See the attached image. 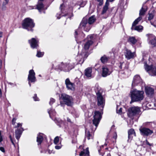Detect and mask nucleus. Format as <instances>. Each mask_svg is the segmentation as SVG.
Here are the masks:
<instances>
[{
  "label": "nucleus",
  "mask_w": 156,
  "mask_h": 156,
  "mask_svg": "<svg viewBox=\"0 0 156 156\" xmlns=\"http://www.w3.org/2000/svg\"><path fill=\"white\" fill-rule=\"evenodd\" d=\"M28 79L29 81H30L31 82H34L35 81V73L33 69L29 71Z\"/></svg>",
  "instance_id": "12"
},
{
  "label": "nucleus",
  "mask_w": 156,
  "mask_h": 156,
  "mask_svg": "<svg viewBox=\"0 0 156 156\" xmlns=\"http://www.w3.org/2000/svg\"><path fill=\"white\" fill-rule=\"evenodd\" d=\"M2 32H0V37H2Z\"/></svg>",
  "instance_id": "56"
},
{
  "label": "nucleus",
  "mask_w": 156,
  "mask_h": 156,
  "mask_svg": "<svg viewBox=\"0 0 156 156\" xmlns=\"http://www.w3.org/2000/svg\"><path fill=\"white\" fill-rule=\"evenodd\" d=\"M95 90L97 96L98 105L99 106H101L102 107H103L105 103V100L101 94L100 90H98V89L96 90V89H95Z\"/></svg>",
  "instance_id": "4"
},
{
  "label": "nucleus",
  "mask_w": 156,
  "mask_h": 156,
  "mask_svg": "<svg viewBox=\"0 0 156 156\" xmlns=\"http://www.w3.org/2000/svg\"><path fill=\"white\" fill-rule=\"evenodd\" d=\"M145 143L146 144L148 145L149 146H151L152 145V144H150L148 141L147 140H145Z\"/></svg>",
  "instance_id": "44"
},
{
  "label": "nucleus",
  "mask_w": 156,
  "mask_h": 156,
  "mask_svg": "<svg viewBox=\"0 0 156 156\" xmlns=\"http://www.w3.org/2000/svg\"><path fill=\"white\" fill-rule=\"evenodd\" d=\"M93 35H89L87 37V38L88 39L90 38V40H91V41H92V40L93 39Z\"/></svg>",
  "instance_id": "45"
},
{
  "label": "nucleus",
  "mask_w": 156,
  "mask_h": 156,
  "mask_svg": "<svg viewBox=\"0 0 156 156\" xmlns=\"http://www.w3.org/2000/svg\"><path fill=\"white\" fill-rule=\"evenodd\" d=\"M140 131L141 134L143 136H148L151 134L153 132L149 129L143 127L140 129Z\"/></svg>",
  "instance_id": "8"
},
{
  "label": "nucleus",
  "mask_w": 156,
  "mask_h": 156,
  "mask_svg": "<svg viewBox=\"0 0 156 156\" xmlns=\"http://www.w3.org/2000/svg\"><path fill=\"white\" fill-rule=\"evenodd\" d=\"M55 102V100L52 98H51L50 100V101L49 102V104L50 105H51L54 102Z\"/></svg>",
  "instance_id": "41"
},
{
  "label": "nucleus",
  "mask_w": 156,
  "mask_h": 156,
  "mask_svg": "<svg viewBox=\"0 0 156 156\" xmlns=\"http://www.w3.org/2000/svg\"><path fill=\"white\" fill-rule=\"evenodd\" d=\"M67 69L68 70L71 69L74 67V65L70 64L69 62H67Z\"/></svg>",
  "instance_id": "34"
},
{
  "label": "nucleus",
  "mask_w": 156,
  "mask_h": 156,
  "mask_svg": "<svg viewBox=\"0 0 156 156\" xmlns=\"http://www.w3.org/2000/svg\"><path fill=\"white\" fill-rule=\"evenodd\" d=\"M144 92L143 91L138 90L136 89L131 90L129 94L131 100L130 103L142 100L144 98Z\"/></svg>",
  "instance_id": "1"
},
{
  "label": "nucleus",
  "mask_w": 156,
  "mask_h": 156,
  "mask_svg": "<svg viewBox=\"0 0 156 156\" xmlns=\"http://www.w3.org/2000/svg\"><path fill=\"white\" fill-rule=\"evenodd\" d=\"M117 137V135L116 133H115L114 134L113 136V138L115 139H116Z\"/></svg>",
  "instance_id": "47"
},
{
  "label": "nucleus",
  "mask_w": 156,
  "mask_h": 156,
  "mask_svg": "<svg viewBox=\"0 0 156 156\" xmlns=\"http://www.w3.org/2000/svg\"><path fill=\"white\" fill-rule=\"evenodd\" d=\"M28 41L31 47L33 48H36L38 46V41L34 38H33L31 40H29Z\"/></svg>",
  "instance_id": "13"
},
{
  "label": "nucleus",
  "mask_w": 156,
  "mask_h": 156,
  "mask_svg": "<svg viewBox=\"0 0 156 156\" xmlns=\"http://www.w3.org/2000/svg\"><path fill=\"white\" fill-rule=\"evenodd\" d=\"M140 111V108L139 107L135 106L132 107L129 109L128 116L129 117L132 118L133 116L139 113Z\"/></svg>",
  "instance_id": "5"
},
{
  "label": "nucleus",
  "mask_w": 156,
  "mask_h": 156,
  "mask_svg": "<svg viewBox=\"0 0 156 156\" xmlns=\"http://www.w3.org/2000/svg\"><path fill=\"white\" fill-rule=\"evenodd\" d=\"M147 11V8H145V7L144 8L143 7H142L140 11L139 15L140 16H144L145 14V13Z\"/></svg>",
  "instance_id": "26"
},
{
  "label": "nucleus",
  "mask_w": 156,
  "mask_h": 156,
  "mask_svg": "<svg viewBox=\"0 0 156 156\" xmlns=\"http://www.w3.org/2000/svg\"><path fill=\"white\" fill-rule=\"evenodd\" d=\"M128 42L134 45L137 42V40L136 39L135 37H129L128 39Z\"/></svg>",
  "instance_id": "22"
},
{
  "label": "nucleus",
  "mask_w": 156,
  "mask_h": 156,
  "mask_svg": "<svg viewBox=\"0 0 156 156\" xmlns=\"http://www.w3.org/2000/svg\"><path fill=\"white\" fill-rule=\"evenodd\" d=\"M144 66L145 69L147 72H148L150 74L152 69L153 68L152 66H148L146 63L145 64Z\"/></svg>",
  "instance_id": "24"
},
{
  "label": "nucleus",
  "mask_w": 156,
  "mask_h": 156,
  "mask_svg": "<svg viewBox=\"0 0 156 156\" xmlns=\"http://www.w3.org/2000/svg\"><path fill=\"white\" fill-rule=\"evenodd\" d=\"M143 27L141 25H139L135 27L134 28V30H137L138 31L140 32L141 31L143 30Z\"/></svg>",
  "instance_id": "32"
},
{
  "label": "nucleus",
  "mask_w": 156,
  "mask_h": 156,
  "mask_svg": "<svg viewBox=\"0 0 156 156\" xmlns=\"http://www.w3.org/2000/svg\"><path fill=\"white\" fill-rule=\"evenodd\" d=\"M30 81H29V82H28V83H29V85H30V87L31 86V84H30Z\"/></svg>",
  "instance_id": "62"
},
{
  "label": "nucleus",
  "mask_w": 156,
  "mask_h": 156,
  "mask_svg": "<svg viewBox=\"0 0 156 156\" xmlns=\"http://www.w3.org/2000/svg\"><path fill=\"white\" fill-rule=\"evenodd\" d=\"M61 67H60V69L61 68H67V63H64L63 62H62L61 64Z\"/></svg>",
  "instance_id": "35"
},
{
  "label": "nucleus",
  "mask_w": 156,
  "mask_h": 156,
  "mask_svg": "<svg viewBox=\"0 0 156 156\" xmlns=\"http://www.w3.org/2000/svg\"><path fill=\"white\" fill-rule=\"evenodd\" d=\"M114 0H107V1L105 3V5L103 8V9L102 11V14H103L105 13L108 9V6L109 4L108 1L112 2Z\"/></svg>",
  "instance_id": "18"
},
{
  "label": "nucleus",
  "mask_w": 156,
  "mask_h": 156,
  "mask_svg": "<svg viewBox=\"0 0 156 156\" xmlns=\"http://www.w3.org/2000/svg\"><path fill=\"white\" fill-rule=\"evenodd\" d=\"M147 36L148 37V40L149 41V43L153 46H156V37L152 34H147Z\"/></svg>",
  "instance_id": "9"
},
{
  "label": "nucleus",
  "mask_w": 156,
  "mask_h": 156,
  "mask_svg": "<svg viewBox=\"0 0 156 156\" xmlns=\"http://www.w3.org/2000/svg\"><path fill=\"white\" fill-rule=\"evenodd\" d=\"M9 138H10V140H12V136H11V135H10L9 136Z\"/></svg>",
  "instance_id": "59"
},
{
  "label": "nucleus",
  "mask_w": 156,
  "mask_h": 156,
  "mask_svg": "<svg viewBox=\"0 0 156 156\" xmlns=\"http://www.w3.org/2000/svg\"><path fill=\"white\" fill-rule=\"evenodd\" d=\"M11 140V142L12 143V144H13L14 146H15V144L14 143L13 141V140L12 139V140Z\"/></svg>",
  "instance_id": "53"
},
{
  "label": "nucleus",
  "mask_w": 156,
  "mask_h": 156,
  "mask_svg": "<svg viewBox=\"0 0 156 156\" xmlns=\"http://www.w3.org/2000/svg\"><path fill=\"white\" fill-rule=\"evenodd\" d=\"M65 5L63 4L61 5L60 9L62 12H63L65 8Z\"/></svg>",
  "instance_id": "40"
},
{
  "label": "nucleus",
  "mask_w": 156,
  "mask_h": 156,
  "mask_svg": "<svg viewBox=\"0 0 156 156\" xmlns=\"http://www.w3.org/2000/svg\"><path fill=\"white\" fill-rule=\"evenodd\" d=\"M96 20L94 16H92L89 18L88 23L89 24L93 23Z\"/></svg>",
  "instance_id": "27"
},
{
  "label": "nucleus",
  "mask_w": 156,
  "mask_h": 156,
  "mask_svg": "<svg viewBox=\"0 0 156 156\" xmlns=\"http://www.w3.org/2000/svg\"><path fill=\"white\" fill-rule=\"evenodd\" d=\"M80 156H89V148L87 147L86 149H84L83 151H81L79 154Z\"/></svg>",
  "instance_id": "17"
},
{
  "label": "nucleus",
  "mask_w": 156,
  "mask_h": 156,
  "mask_svg": "<svg viewBox=\"0 0 156 156\" xmlns=\"http://www.w3.org/2000/svg\"><path fill=\"white\" fill-rule=\"evenodd\" d=\"M78 34L77 32V30H76L75 32V37L76 38H77L76 35Z\"/></svg>",
  "instance_id": "50"
},
{
  "label": "nucleus",
  "mask_w": 156,
  "mask_h": 156,
  "mask_svg": "<svg viewBox=\"0 0 156 156\" xmlns=\"http://www.w3.org/2000/svg\"><path fill=\"white\" fill-rule=\"evenodd\" d=\"M85 75L87 77H90L91 76L92 73V69L89 67L86 69L85 70Z\"/></svg>",
  "instance_id": "19"
},
{
  "label": "nucleus",
  "mask_w": 156,
  "mask_h": 156,
  "mask_svg": "<svg viewBox=\"0 0 156 156\" xmlns=\"http://www.w3.org/2000/svg\"><path fill=\"white\" fill-rule=\"evenodd\" d=\"M93 41L91 40H88L84 44V48L85 50H88L90 46L93 44Z\"/></svg>",
  "instance_id": "20"
},
{
  "label": "nucleus",
  "mask_w": 156,
  "mask_h": 156,
  "mask_svg": "<svg viewBox=\"0 0 156 156\" xmlns=\"http://www.w3.org/2000/svg\"><path fill=\"white\" fill-rule=\"evenodd\" d=\"M44 54V53L43 52L37 51L36 56L38 57H40L42 56Z\"/></svg>",
  "instance_id": "36"
},
{
  "label": "nucleus",
  "mask_w": 156,
  "mask_h": 156,
  "mask_svg": "<svg viewBox=\"0 0 156 156\" xmlns=\"http://www.w3.org/2000/svg\"><path fill=\"white\" fill-rule=\"evenodd\" d=\"M102 69V76H103L106 77L111 74V72L106 67H103Z\"/></svg>",
  "instance_id": "16"
},
{
  "label": "nucleus",
  "mask_w": 156,
  "mask_h": 156,
  "mask_svg": "<svg viewBox=\"0 0 156 156\" xmlns=\"http://www.w3.org/2000/svg\"><path fill=\"white\" fill-rule=\"evenodd\" d=\"M61 98L65 104L69 106L72 105L73 98L72 97L64 93L61 94Z\"/></svg>",
  "instance_id": "3"
},
{
  "label": "nucleus",
  "mask_w": 156,
  "mask_h": 156,
  "mask_svg": "<svg viewBox=\"0 0 156 156\" xmlns=\"http://www.w3.org/2000/svg\"><path fill=\"white\" fill-rule=\"evenodd\" d=\"M101 118V115L99 111H95L94 115V119L93 120V124L95 126L96 128L98 126Z\"/></svg>",
  "instance_id": "6"
},
{
  "label": "nucleus",
  "mask_w": 156,
  "mask_h": 156,
  "mask_svg": "<svg viewBox=\"0 0 156 156\" xmlns=\"http://www.w3.org/2000/svg\"><path fill=\"white\" fill-rule=\"evenodd\" d=\"M59 141V138L58 136L56 137L54 140V143L55 144H57Z\"/></svg>",
  "instance_id": "39"
},
{
  "label": "nucleus",
  "mask_w": 156,
  "mask_h": 156,
  "mask_svg": "<svg viewBox=\"0 0 156 156\" xmlns=\"http://www.w3.org/2000/svg\"><path fill=\"white\" fill-rule=\"evenodd\" d=\"M142 19V17L141 16H140L137 18L133 23V26H134L137 24L138 22L141 20Z\"/></svg>",
  "instance_id": "29"
},
{
  "label": "nucleus",
  "mask_w": 156,
  "mask_h": 156,
  "mask_svg": "<svg viewBox=\"0 0 156 156\" xmlns=\"http://www.w3.org/2000/svg\"><path fill=\"white\" fill-rule=\"evenodd\" d=\"M128 138H131L132 137V135H134V136H135V133L134 131V130L133 129H130L128 131Z\"/></svg>",
  "instance_id": "25"
},
{
  "label": "nucleus",
  "mask_w": 156,
  "mask_h": 156,
  "mask_svg": "<svg viewBox=\"0 0 156 156\" xmlns=\"http://www.w3.org/2000/svg\"><path fill=\"white\" fill-rule=\"evenodd\" d=\"M43 139V136L40 135H38L37 137V141L38 143V144H41Z\"/></svg>",
  "instance_id": "28"
},
{
  "label": "nucleus",
  "mask_w": 156,
  "mask_h": 156,
  "mask_svg": "<svg viewBox=\"0 0 156 156\" xmlns=\"http://www.w3.org/2000/svg\"><path fill=\"white\" fill-rule=\"evenodd\" d=\"M16 119L15 118H13L12 119V122L13 125H14L16 123Z\"/></svg>",
  "instance_id": "46"
},
{
  "label": "nucleus",
  "mask_w": 156,
  "mask_h": 156,
  "mask_svg": "<svg viewBox=\"0 0 156 156\" xmlns=\"http://www.w3.org/2000/svg\"><path fill=\"white\" fill-rule=\"evenodd\" d=\"M119 68L120 69H121L122 68V64H121L119 66Z\"/></svg>",
  "instance_id": "61"
},
{
  "label": "nucleus",
  "mask_w": 156,
  "mask_h": 156,
  "mask_svg": "<svg viewBox=\"0 0 156 156\" xmlns=\"http://www.w3.org/2000/svg\"><path fill=\"white\" fill-rule=\"evenodd\" d=\"M35 24L32 19L29 18L25 19L22 23L23 27L28 31H33L32 28L34 27Z\"/></svg>",
  "instance_id": "2"
},
{
  "label": "nucleus",
  "mask_w": 156,
  "mask_h": 156,
  "mask_svg": "<svg viewBox=\"0 0 156 156\" xmlns=\"http://www.w3.org/2000/svg\"><path fill=\"white\" fill-rule=\"evenodd\" d=\"M0 150H1L3 152H5V150L4 148L2 147H0Z\"/></svg>",
  "instance_id": "48"
},
{
  "label": "nucleus",
  "mask_w": 156,
  "mask_h": 156,
  "mask_svg": "<svg viewBox=\"0 0 156 156\" xmlns=\"http://www.w3.org/2000/svg\"><path fill=\"white\" fill-rule=\"evenodd\" d=\"M79 28L83 29L85 31L88 32L90 29L87 25V19L86 17H84L80 23Z\"/></svg>",
  "instance_id": "7"
},
{
  "label": "nucleus",
  "mask_w": 156,
  "mask_h": 156,
  "mask_svg": "<svg viewBox=\"0 0 156 156\" xmlns=\"http://www.w3.org/2000/svg\"><path fill=\"white\" fill-rule=\"evenodd\" d=\"M2 141V138L1 136V132L0 131V142H1Z\"/></svg>",
  "instance_id": "49"
},
{
  "label": "nucleus",
  "mask_w": 156,
  "mask_h": 156,
  "mask_svg": "<svg viewBox=\"0 0 156 156\" xmlns=\"http://www.w3.org/2000/svg\"><path fill=\"white\" fill-rule=\"evenodd\" d=\"M23 130L22 128V130L20 129H17L15 131V135L16 138L18 140L21 134L22 131Z\"/></svg>",
  "instance_id": "21"
},
{
  "label": "nucleus",
  "mask_w": 156,
  "mask_h": 156,
  "mask_svg": "<svg viewBox=\"0 0 156 156\" xmlns=\"http://www.w3.org/2000/svg\"><path fill=\"white\" fill-rule=\"evenodd\" d=\"M33 98L35 101H39L38 98H37V94H35L34 95V96L33 97Z\"/></svg>",
  "instance_id": "42"
},
{
  "label": "nucleus",
  "mask_w": 156,
  "mask_h": 156,
  "mask_svg": "<svg viewBox=\"0 0 156 156\" xmlns=\"http://www.w3.org/2000/svg\"><path fill=\"white\" fill-rule=\"evenodd\" d=\"M67 120L68 122H71V121L70 120V119L69 118H67Z\"/></svg>",
  "instance_id": "55"
},
{
  "label": "nucleus",
  "mask_w": 156,
  "mask_h": 156,
  "mask_svg": "<svg viewBox=\"0 0 156 156\" xmlns=\"http://www.w3.org/2000/svg\"><path fill=\"white\" fill-rule=\"evenodd\" d=\"M133 26H132V27L131 28V29L132 30H133Z\"/></svg>",
  "instance_id": "64"
},
{
  "label": "nucleus",
  "mask_w": 156,
  "mask_h": 156,
  "mask_svg": "<svg viewBox=\"0 0 156 156\" xmlns=\"http://www.w3.org/2000/svg\"><path fill=\"white\" fill-rule=\"evenodd\" d=\"M118 107L117 106L116 108V112L117 113L119 114H121L122 113V108H119V109L118 110Z\"/></svg>",
  "instance_id": "38"
},
{
  "label": "nucleus",
  "mask_w": 156,
  "mask_h": 156,
  "mask_svg": "<svg viewBox=\"0 0 156 156\" xmlns=\"http://www.w3.org/2000/svg\"><path fill=\"white\" fill-rule=\"evenodd\" d=\"M9 0H5V1L6 2V4H8V2H9Z\"/></svg>",
  "instance_id": "57"
},
{
  "label": "nucleus",
  "mask_w": 156,
  "mask_h": 156,
  "mask_svg": "<svg viewBox=\"0 0 156 156\" xmlns=\"http://www.w3.org/2000/svg\"><path fill=\"white\" fill-rule=\"evenodd\" d=\"M154 15L152 13H149V16L148 17V20H149L152 19L153 18Z\"/></svg>",
  "instance_id": "37"
},
{
  "label": "nucleus",
  "mask_w": 156,
  "mask_h": 156,
  "mask_svg": "<svg viewBox=\"0 0 156 156\" xmlns=\"http://www.w3.org/2000/svg\"><path fill=\"white\" fill-rule=\"evenodd\" d=\"M150 75L151 76H156V68H153L152 69Z\"/></svg>",
  "instance_id": "33"
},
{
  "label": "nucleus",
  "mask_w": 156,
  "mask_h": 156,
  "mask_svg": "<svg viewBox=\"0 0 156 156\" xmlns=\"http://www.w3.org/2000/svg\"><path fill=\"white\" fill-rule=\"evenodd\" d=\"M48 113L49 114V115H50V116H51V112L50 111H49L48 112Z\"/></svg>",
  "instance_id": "60"
},
{
  "label": "nucleus",
  "mask_w": 156,
  "mask_h": 156,
  "mask_svg": "<svg viewBox=\"0 0 156 156\" xmlns=\"http://www.w3.org/2000/svg\"><path fill=\"white\" fill-rule=\"evenodd\" d=\"M44 7V5L42 2H39L37 5V9L40 11V10L42 9Z\"/></svg>",
  "instance_id": "30"
},
{
  "label": "nucleus",
  "mask_w": 156,
  "mask_h": 156,
  "mask_svg": "<svg viewBox=\"0 0 156 156\" xmlns=\"http://www.w3.org/2000/svg\"><path fill=\"white\" fill-rule=\"evenodd\" d=\"M142 82V79L140 76L138 75L135 76L133 78V81L132 86L133 87L138 84L141 83Z\"/></svg>",
  "instance_id": "10"
},
{
  "label": "nucleus",
  "mask_w": 156,
  "mask_h": 156,
  "mask_svg": "<svg viewBox=\"0 0 156 156\" xmlns=\"http://www.w3.org/2000/svg\"><path fill=\"white\" fill-rule=\"evenodd\" d=\"M20 126H21V124L18 123L17 124V126H16L15 127H19Z\"/></svg>",
  "instance_id": "54"
},
{
  "label": "nucleus",
  "mask_w": 156,
  "mask_h": 156,
  "mask_svg": "<svg viewBox=\"0 0 156 156\" xmlns=\"http://www.w3.org/2000/svg\"><path fill=\"white\" fill-rule=\"evenodd\" d=\"M151 24L153 25L154 27H156V25L153 24V23H151Z\"/></svg>",
  "instance_id": "58"
},
{
  "label": "nucleus",
  "mask_w": 156,
  "mask_h": 156,
  "mask_svg": "<svg viewBox=\"0 0 156 156\" xmlns=\"http://www.w3.org/2000/svg\"><path fill=\"white\" fill-rule=\"evenodd\" d=\"M65 83L68 89L73 90L74 89L73 84L70 82L69 79H67L65 80Z\"/></svg>",
  "instance_id": "15"
},
{
  "label": "nucleus",
  "mask_w": 156,
  "mask_h": 156,
  "mask_svg": "<svg viewBox=\"0 0 156 156\" xmlns=\"http://www.w3.org/2000/svg\"><path fill=\"white\" fill-rule=\"evenodd\" d=\"M85 58H86L87 57V56H88L87 55V54H86L85 55Z\"/></svg>",
  "instance_id": "63"
},
{
  "label": "nucleus",
  "mask_w": 156,
  "mask_h": 156,
  "mask_svg": "<svg viewBox=\"0 0 156 156\" xmlns=\"http://www.w3.org/2000/svg\"><path fill=\"white\" fill-rule=\"evenodd\" d=\"M108 58L105 56H102L101 58V60L103 63L106 62L108 60Z\"/></svg>",
  "instance_id": "31"
},
{
  "label": "nucleus",
  "mask_w": 156,
  "mask_h": 156,
  "mask_svg": "<svg viewBox=\"0 0 156 156\" xmlns=\"http://www.w3.org/2000/svg\"><path fill=\"white\" fill-rule=\"evenodd\" d=\"M145 91L148 96L150 97L151 96L154 94V90L152 88L146 87H145Z\"/></svg>",
  "instance_id": "14"
},
{
  "label": "nucleus",
  "mask_w": 156,
  "mask_h": 156,
  "mask_svg": "<svg viewBox=\"0 0 156 156\" xmlns=\"http://www.w3.org/2000/svg\"><path fill=\"white\" fill-rule=\"evenodd\" d=\"M135 55V53L132 52L130 50L128 49L125 50V52L124 53V55L126 58L127 59H129L133 58Z\"/></svg>",
  "instance_id": "11"
},
{
  "label": "nucleus",
  "mask_w": 156,
  "mask_h": 156,
  "mask_svg": "<svg viewBox=\"0 0 156 156\" xmlns=\"http://www.w3.org/2000/svg\"><path fill=\"white\" fill-rule=\"evenodd\" d=\"M85 4V3L83 4V2H81V4H80V5L81 7H83Z\"/></svg>",
  "instance_id": "52"
},
{
  "label": "nucleus",
  "mask_w": 156,
  "mask_h": 156,
  "mask_svg": "<svg viewBox=\"0 0 156 156\" xmlns=\"http://www.w3.org/2000/svg\"><path fill=\"white\" fill-rule=\"evenodd\" d=\"M85 138H87L88 140L91 139H92L93 136L90 133V132L87 129H85Z\"/></svg>",
  "instance_id": "23"
},
{
  "label": "nucleus",
  "mask_w": 156,
  "mask_h": 156,
  "mask_svg": "<svg viewBox=\"0 0 156 156\" xmlns=\"http://www.w3.org/2000/svg\"><path fill=\"white\" fill-rule=\"evenodd\" d=\"M97 1L99 2V5H101L103 3V0H97Z\"/></svg>",
  "instance_id": "43"
},
{
  "label": "nucleus",
  "mask_w": 156,
  "mask_h": 156,
  "mask_svg": "<svg viewBox=\"0 0 156 156\" xmlns=\"http://www.w3.org/2000/svg\"><path fill=\"white\" fill-rule=\"evenodd\" d=\"M55 148L56 149H59L61 147L60 146H56L55 147Z\"/></svg>",
  "instance_id": "51"
}]
</instances>
